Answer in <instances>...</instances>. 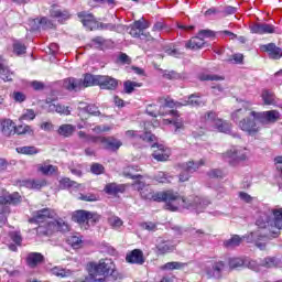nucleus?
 <instances>
[{
	"instance_id": "e433bc0d",
	"label": "nucleus",
	"mask_w": 282,
	"mask_h": 282,
	"mask_svg": "<svg viewBox=\"0 0 282 282\" xmlns=\"http://www.w3.org/2000/svg\"><path fill=\"white\" fill-rule=\"evenodd\" d=\"M18 153H22V155H36L39 153V149L34 145H26L17 148Z\"/></svg>"
},
{
	"instance_id": "49530a36",
	"label": "nucleus",
	"mask_w": 282,
	"mask_h": 282,
	"mask_svg": "<svg viewBox=\"0 0 282 282\" xmlns=\"http://www.w3.org/2000/svg\"><path fill=\"white\" fill-rule=\"evenodd\" d=\"M68 245L72 246V248H74V250H78V248H80L83 240L77 237V236H70L67 239Z\"/></svg>"
},
{
	"instance_id": "20e7f679",
	"label": "nucleus",
	"mask_w": 282,
	"mask_h": 282,
	"mask_svg": "<svg viewBox=\"0 0 282 282\" xmlns=\"http://www.w3.org/2000/svg\"><path fill=\"white\" fill-rule=\"evenodd\" d=\"M243 240L247 241V243H254L256 248H259V250H263L270 241V237L268 236V232L261 231V229L251 231L247 236L239 237V235L232 236L230 239L224 241L225 248L227 250H235V248H239L241 243H243Z\"/></svg>"
},
{
	"instance_id": "de8ad7c7",
	"label": "nucleus",
	"mask_w": 282,
	"mask_h": 282,
	"mask_svg": "<svg viewBox=\"0 0 282 282\" xmlns=\"http://www.w3.org/2000/svg\"><path fill=\"white\" fill-rule=\"evenodd\" d=\"M186 263L184 262H167L164 264V270H182V268H186Z\"/></svg>"
},
{
	"instance_id": "69168bd1",
	"label": "nucleus",
	"mask_w": 282,
	"mask_h": 282,
	"mask_svg": "<svg viewBox=\"0 0 282 282\" xmlns=\"http://www.w3.org/2000/svg\"><path fill=\"white\" fill-rule=\"evenodd\" d=\"M205 120H206V122H215L216 123L217 120H219V119H217V112L208 111L205 113Z\"/></svg>"
},
{
	"instance_id": "37998d69",
	"label": "nucleus",
	"mask_w": 282,
	"mask_h": 282,
	"mask_svg": "<svg viewBox=\"0 0 282 282\" xmlns=\"http://www.w3.org/2000/svg\"><path fill=\"white\" fill-rule=\"evenodd\" d=\"M15 133L18 135H25V133H29V135H32L34 133V130H32V127L28 124H20L15 126Z\"/></svg>"
},
{
	"instance_id": "a19ab883",
	"label": "nucleus",
	"mask_w": 282,
	"mask_h": 282,
	"mask_svg": "<svg viewBox=\"0 0 282 282\" xmlns=\"http://www.w3.org/2000/svg\"><path fill=\"white\" fill-rule=\"evenodd\" d=\"M59 186L62 188H80V184L72 181L69 177H64L59 181Z\"/></svg>"
},
{
	"instance_id": "bb28decb",
	"label": "nucleus",
	"mask_w": 282,
	"mask_h": 282,
	"mask_svg": "<svg viewBox=\"0 0 282 282\" xmlns=\"http://www.w3.org/2000/svg\"><path fill=\"white\" fill-rule=\"evenodd\" d=\"M52 217H54L52 210H50V208H44L36 212V215H34L31 221H36V224H43V221H47V219H52Z\"/></svg>"
},
{
	"instance_id": "7c9ffc66",
	"label": "nucleus",
	"mask_w": 282,
	"mask_h": 282,
	"mask_svg": "<svg viewBox=\"0 0 282 282\" xmlns=\"http://www.w3.org/2000/svg\"><path fill=\"white\" fill-rule=\"evenodd\" d=\"M74 131H76V127L65 123L59 126L57 133L58 135H63V138H72Z\"/></svg>"
},
{
	"instance_id": "f704fd0d",
	"label": "nucleus",
	"mask_w": 282,
	"mask_h": 282,
	"mask_svg": "<svg viewBox=\"0 0 282 282\" xmlns=\"http://www.w3.org/2000/svg\"><path fill=\"white\" fill-rule=\"evenodd\" d=\"M280 263V259L274 257H268L261 261L260 265H262V268H276Z\"/></svg>"
},
{
	"instance_id": "c9c22d12",
	"label": "nucleus",
	"mask_w": 282,
	"mask_h": 282,
	"mask_svg": "<svg viewBox=\"0 0 282 282\" xmlns=\"http://www.w3.org/2000/svg\"><path fill=\"white\" fill-rule=\"evenodd\" d=\"M228 263L230 270H237V268H245L246 258H230Z\"/></svg>"
},
{
	"instance_id": "c756f323",
	"label": "nucleus",
	"mask_w": 282,
	"mask_h": 282,
	"mask_svg": "<svg viewBox=\"0 0 282 282\" xmlns=\"http://www.w3.org/2000/svg\"><path fill=\"white\" fill-rule=\"evenodd\" d=\"M202 107L203 105H206V102H204L202 100V95L199 94H192L187 97V100H183V107Z\"/></svg>"
},
{
	"instance_id": "4d7b16f0",
	"label": "nucleus",
	"mask_w": 282,
	"mask_h": 282,
	"mask_svg": "<svg viewBox=\"0 0 282 282\" xmlns=\"http://www.w3.org/2000/svg\"><path fill=\"white\" fill-rule=\"evenodd\" d=\"M163 107H169V109H174V107H184V102L183 101H175L173 99L169 100L165 99V104Z\"/></svg>"
},
{
	"instance_id": "dca6fc26",
	"label": "nucleus",
	"mask_w": 282,
	"mask_h": 282,
	"mask_svg": "<svg viewBox=\"0 0 282 282\" xmlns=\"http://www.w3.org/2000/svg\"><path fill=\"white\" fill-rule=\"evenodd\" d=\"M127 263H134L135 265H144V252L140 249H133L126 256Z\"/></svg>"
},
{
	"instance_id": "c03bdc74",
	"label": "nucleus",
	"mask_w": 282,
	"mask_h": 282,
	"mask_svg": "<svg viewBox=\"0 0 282 282\" xmlns=\"http://www.w3.org/2000/svg\"><path fill=\"white\" fill-rule=\"evenodd\" d=\"M135 30H139L141 32H144V30L149 29L150 28V23L144 20V18L138 20V21H134L133 24H131Z\"/></svg>"
},
{
	"instance_id": "6ab92c4d",
	"label": "nucleus",
	"mask_w": 282,
	"mask_h": 282,
	"mask_svg": "<svg viewBox=\"0 0 282 282\" xmlns=\"http://www.w3.org/2000/svg\"><path fill=\"white\" fill-rule=\"evenodd\" d=\"M258 118L260 122H263L264 124L274 123L281 118V113H279L276 110H269L264 112H258Z\"/></svg>"
},
{
	"instance_id": "603ef678",
	"label": "nucleus",
	"mask_w": 282,
	"mask_h": 282,
	"mask_svg": "<svg viewBox=\"0 0 282 282\" xmlns=\"http://www.w3.org/2000/svg\"><path fill=\"white\" fill-rule=\"evenodd\" d=\"M41 173H43V175H53L54 173H56V166L54 165H42L40 167Z\"/></svg>"
},
{
	"instance_id": "0eeeda50",
	"label": "nucleus",
	"mask_w": 282,
	"mask_h": 282,
	"mask_svg": "<svg viewBox=\"0 0 282 282\" xmlns=\"http://www.w3.org/2000/svg\"><path fill=\"white\" fill-rule=\"evenodd\" d=\"M53 232H69V225L59 218L47 223L45 226L37 227V235L50 236Z\"/></svg>"
},
{
	"instance_id": "338daca9",
	"label": "nucleus",
	"mask_w": 282,
	"mask_h": 282,
	"mask_svg": "<svg viewBox=\"0 0 282 282\" xmlns=\"http://www.w3.org/2000/svg\"><path fill=\"white\" fill-rule=\"evenodd\" d=\"M198 36L204 39H213L215 37V32L210 31V30H200L198 32Z\"/></svg>"
},
{
	"instance_id": "72a5a7b5",
	"label": "nucleus",
	"mask_w": 282,
	"mask_h": 282,
	"mask_svg": "<svg viewBox=\"0 0 282 282\" xmlns=\"http://www.w3.org/2000/svg\"><path fill=\"white\" fill-rule=\"evenodd\" d=\"M262 100L264 105H273L274 107L276 105V96H274V93L270 90L262 91Z\"/></svg>"
},
{
	"instance_id": "7ed1b4c3",
	"label": "nucleus",
	"mask_w": 282,
	"mask_h": 282,
	"mask_svg": "<svg viewBox=\"0 0 282 282\" xmlns=\"http://www.w3.org/2000/svg\"><path fill=\"white\" fill-rule=\"evenodd\" d=\"M231 120L238 124L241 131L249 135H257L261 131V127L257 123L259 115L254 110L240 108L231 113Z\"/></svg>"
},
{
	"instance_id": "9d476101",
	"label": "nucleus",
	"mask_w": 282,
	"mask_h": 282,
	"mask_svg": "<svg viewBox=\"0 0 282 282\" xmlns=\"http://www.w3.org/2000/svg\"><path fill=\"white\" fill-rule=\"evenodd\" d=\"M72 219L76 224H89V221H93V224H96L98 221L99 217L98 214H94L91 212H87L84 209H79L73 213Z\"/></svg>"
},
{
	"instance_id": "09e8293b",
	"label": "nucleus",
	"mask_w": 282,
	"mask_h": 282,
	"mask_svg": "<svg viewBox=\"0 0 282 282\" xmlns=\"http://www.w3.org/2000/svg\"><path fill=\"white\" fill-rule=\"evenodd\" d=\"M35 23H41L42 30H48V28L54 26V21L50 20L47 17H43L39 20L35 21Z\"/></svg>"
},
{
	"instance_id": "2f4dec72",
	"label": "nucleus",
	"mask_w": 282,
	"mask_h": 282,
	"mask_svg": "<svg viewBox=\"0 0 282 282\" xmlns=\"http://www.w3.org/2000/svg\"><path fill=\"white\" fill-rule=\"evenodd\" d=\"M105 193L107 195H118V193H124V185H118L117 183H110L105 186Z\"/></svg>"
},
{
	"instance_id": "8fccbe9b",
	"label": "nucleus",
	"mask_w": 282,
	"mask_h": 282,
	"mask_svg": "<svg viewBox=\"0 0 282 282\" xmlns=\"http://www.w3.org/2000/svg\"><path fill=\"white\" fill-rule=\"evenodd\" d=\"M79 199L82 202H98L100 199V196L98 194H80Z\"/></svg>"
},
{
	"instance_id": "680f3d73",
	"label": "nucleus",
	"mask_w": 282,
	"mask_h": 282,
	"mask_svg": "<svg viewBox=\"0 0 282 282\" xmlns=\"http://www.w3.org/2000/svg\"><path fill=\"white\" fill-rule=\"evenodd\" d=\"M141 41H145V43H158V37L151 35V33H142Z\"/></svg>"
},
{
	"instance_id": "ddd939ff",
	"label": "nucleus",
	"mask_w": 282,
	"mask_h": 282,
	"mask_svg": "<svg viewBox=\"0 0 282 282\" xmlns=\"http://www.w3.org/2000/svg\"><path fill=\"white\" fill-rule=\"evenodd\" d=\"M50 17L51 19H55L57 23H65V21H69L72 13L67 10L59 9L56 4H53L50 9Z\"/></svg>"
},
{
	"instance_id": "f03ea898",
	"label": "nucleus",
	"mask_w": 282,
	"mask_h": 282,
	"mask_svg": "<svg viewBox=\"0 0 282 282\" xmlns=\"http://www.w3.org/2000/svg\"><path fill=\"white\" fill-rule=\"evenodd\" d=\"M137 191H139L142 199H152L153 202H164L165 203V210H172L175 212L177 208H180V195L173 191H165V192H159L154 193L151 186L138 182L137 183Z\"/></svg>"
},
{
	"instance_id": "9b49d317",
	"label": "nucleus",
	"mask_w": 282,
	"mask_h": 282,
	"mask_svg": "<svg viewBox=\"0 0 282 282\" xmlns=\"http://www.w3.org/2000/svg\"><path fill=\"white\" fill-rule=\"evenodd\" d=\"M224 270H226V262L215 261L210 267L205 268V274L207 279H221Z\"/></svg>"
},
{
	"instance_id": "3c124183",
	"label": "nucleus",
	"mask_w": 282,
	"mask_h": 282,
	"mask_svg": "<svg viewBox=\"0 0 282 282\" xmlns=\"http://www.w3.org/2000/svg\"><path fill=\"white\" fill-rule=\"evenodd\" d=\"M207 175H208V177H210V180L224 178V172H221V170H219V169L210 170L209 172H207Z\"/></svg>"
},
{
	"instance_id": "a878e982",
	"label": "nucleus",
	"mask_w": 282,
	"mask_h": 282,
	"mask_svg": "<svg viewBox=\"0 0 282 282\" xmlns=\"http://www.w3.org/2000/svg\"><path fill=\"white\" fill-rule=\"evenodd\" d=\"M185 47L186 50H202V47H206V41L197 35L187 41Z\"/></svg>"
},
{
	"instance_id": "393cba45",
	"label": "nucleus",
	"mask_w": 282,
	"mask_h": 282,
	"mask_svg": "<svg viewBox=\"0 0 282 282\" xmlns=\"http://www.w3.org/2000/svg\"><path fill=\"white\" fill-rule=\"evenodd\" d=\"M82 89H86V87H94L99 85L100 75H91L89 73L84 74V78H79Z\"/></svg>"
},
{
	"instance_id": "a211bd4d",
	"label": "nucleus",
	"mask_w": 282,
	"mask_h": 282,
	"mask_svg": "<svg viewBox=\"0 0 282 282\" xmlns=\"http://www.w3.org/2000/svg\"><path fill=\"white\" fill-rule=\"evenodd\" d=\"M252 34H274L275 28L269 23H254L250 26Z\"/></svg>"
},
{
	"instance_id": "39448f33",
	"label": "nucleus",
	"mask_w": 282,
	"mask_h": 282,
	"mask_svg": "<svg viewBox=\"0 0 282 282\" xmlns=\"http://www.w3.org/2000/svg\"><path fill=\"white\" fill-rule=\"evenodd\" d=\"M256 226H258L260 230H265L268 226H274L278 230H282V208L268 209L261 213L256 221Z\"/></svg>"
},
{
	"instance_id": "e2e57ef3",
	"label": "nucleus",
	"mask_w": 282,
	"mask_h": 282,
	"mask_svg": "<svg viewBox=\"0 0 282 282\" xmlns=\"http://www.w3.org/2000/svg\"><path fill=\"white\" fill-rule=\"evenodd\" d=\"M91 43L94 47H102V45L107 43V40H105L102 36H97L93 39Z\"/></svg>"
},
{
	"instance_id": "473e14b6",
	"label": "nucleus",
	"mask_w": 282,
	"mask_h": 282,
	"mask_svg": "<svg viewBox=\"0 0 282 282\" xmlns=\"http://www.w3.org/2000/svg\"><path fill=\"white\" fill-rule=\"evenodd\" d=\"M163 78L166 80H182V78H186V76L182 73H177L175 70H162Z\"/></svg>"
},
{
	"instance_id": "f257e3e1",
	"label": "nucleus",
	"mask_w": 282,
	"mask_h": 282,
	"mask_svg": "<svg viewBox=\"0 0 282 282\" xmlns=\"http://www.w3.org/2000/svg\"><path fill=\"white\" fill-rule=\"evenodd\" d=\"M122 275L116 270L112 259H101L88 264V275L83 282H120Z\"/></svg>"
},
{
	"instance_id": "4468645a",
	"label": "nucleus",
	"mask_w": 282,
	"mask_h": 282,
	"mask_svg": "<svg viewBox=\"0 0 282 282\" xmlns=\"http://www.w3.org/2000/svg\"><path fill=\"white\" fill-rule=\"evenodd\" d=\"M154 150V152L152 153V158H154V160H156V162H166V160H169V158H171V150L166 147H164L163 144L160 143H154L152 145Z\"/></svg>"
},
{
	"instance_id": "79ce46f5",
	"label": "nucleus",
	"mask_w": 282,
	"mask_h": 282,
	"mask_svg": "<svg viewBox=\"0 0 282 282\" xmlns=\"http://www.w3.org/2000/svg\"><path fill=\"white\" fill-rule=\"evenodd\" d=\"M215 127L220 133H230V129H232L230 123L221 121L220 119L216 121Z\"/></svg>"
},
{
	"instance_id": "6e6d98bb",
	"label": "nucleus",
	"mask_w": 282,
	"mask_h": 282,
	"mask_svg": "<svg viewBox=\"0 0 282 282\" xmlns=\"http://www.w3.org/2000/svg\"><path fill=\"white\" fill-rule=\"evenodd\" d=\"M91 173L95 175H101V173H105V166L100 163H94L90 167Z\"/></svg>"
},
{
	"instance_id": "b1692460",
	"label": "nucleus",
	"mask_w": 282,
	"mask_h": 282,
	"mask_svg": "<svg viewBox=\"0 0 282 282\" xmlns=\"http://www.w3.org/2000/svg\"><path fill=\"white\" fill-rule=\"evenodd\" d=\"M173 250H175V247L171 245V241L164 240L162 238H159L156 240V246H155L156 254H166L169 252H173Z\"/></svg>"
},
{
	"instance_id": "864d4df0",
	"label": "nucleus",
	"mask_w": 282,
	"mask_h": 282,
	"mask_svg": "<svg viewBox=\"0 0 282 282\" xmlns=\"http://www.w3.org/2000/svg\"><path fill=\"white\" fill-rule=\"evenodd\" d=\"M44 185H45V181L36 180V181H29V182H26L28 188H36V189H39V188H43Z\"/></svg>"
},
{
	"instance_id": "58836bf2",
	"label": "nucleus",
	"mask_w": 282,
	"mask_h": 282,
	"mask_svg": "<svg viewBox=\"0 0 282 282\" xmlns=\"http://www.w3.org/2000/svg\"><path fill=\"white\" fill-rule=\"evenodd\" d=\"M51 273L54 274V276H61L62 279L72 276V270H66L58 267H54L53 269H51Z\"/></svg>"
},
{
	"instance_id": "0e129e2a",
	"label": "nucleus",
	"mask_w": 282,
	"mask_h": 282,
	"mask_svg": "<svg viewBox=\"0 0 282 282\" xmlns=\"http://www.w3.org/2000/svg\"><path fill=\"white\" fill-rule=\"evenodd\" d=\"M11 240L15 246H21V242L23 241V238L21 237V234L14 231L10 235Z\"/></svg>"
},
{
	"instance_id": "774afa93",
	"label": "nucleus",
	"mask_w": 282,
	"mask_h": 282,
	"mask_svg": "<svg viewBox=\"0 0 282 282\" xmlns=\"http://www.w3.org/2000/svg\"><path fill=\"white\" fill-rule=\"evenodd\" d=\"M200 80H224V77L218 75H200Z\"/></svg>"
},
{
	"instance_id": "1a4fd4ad",
	"label": "nucleus",
	"mask_w": 282,
	"mask_h": 282,
	"mask_svg": "<svg viewBox=\"0 0 282 282\" xmlns=\"http://www.w3.org/2000/svg\"><path fill=\"white\" fill-rule=\"evenodd\" d=\"M223 158L225 162L230 164V166H237L239 162H245V160L248 158V153L246 152V149L231 148L223 154Z\"/></svg>"
},
{
	"instance_id": "2eb2a0df",
	"label": "nucleus",
	"mask_w": 282,
	"mask_h": 282,
	"mask_svg": "<svg viewBox=\"0 0 282 282\" xmlns=\"http://www.w3.org/2000/svg\"><path fill=\"white\" fill-rule=\"evenodd\" d=\"M17 123L11 119H2L0 120V131L4 138H12V135L17 134L15 131Z\"/></svg>"
},
{
	"instance_id": "f8f14e48",
	"label": "nucleus",
	"mask_w": 282,
	"mask_h": 282,
	"mask_svg": "<svg viewBox=\"0 0 282 282\" xmlns=\"http://www.w3.org/2000/svg\"><path fill=\"white\" fill-rule=\"evenodd\" d=\"M21 202H23V198L18 192H14L13 194H9L6 189L0 192V204L2 206H7V204L17 206L18 204H21Z\"/></svg>"
},
{
	"instance_id": "5fc2aeb1",
	"label": "nucleus",
	"mask_w": 282,
	"mask_h": 282,
	"mask_svg": "<svg viewBox=\"0 0 282 282\" xmlns=\"http://www.w3.org/2000/svg\"><path fill=\"white\" fill-rule=\"evenodd\" d=\"M86 113H89V116H100V110L95 104H88V107L86 108Z\"/></svg>"
},
{
	"instance_id": "412c9836",
	"label": "nucleus",
	"mask_w": 282,
	"mask_h": 282,
	"mask_svg": "<svg viewBox=\"0 0 282 282\" xmlns=\"http://www.w3.org/2000/svg\"><path fill=\"white\" fill-rule=\"evenodd\" d=\"M100 143L107 151H118L122 147V142L113 137H102Z\"/></svg>"
},
{
	"instance_id": "6e6552de",
	"label": "nucleus",
	"mask_w": 282,
	"mask_h": 282,
	"mask_svg": "<svg viewBox=\"0 0 282 282\" xmlns=\"http://www.w3.org/2000/svg\"><path fill=\"white\" fill-rule=\"evenodd\" d=\"M206 164V161L204 159H200L199 161H188L183 164H181L182 172L180 173L178 180L180 182H188L191 180L192 173H195L199 171L200 166H204Z\"/></svg>"
},
{
	"instance_id": "bf43d9fd",
	"label": "nucleus",
	"mask_w": 282,
	"mask_h": 282,
	"mask_svg": "<svg viewBox=\"0 0 282 282\" xmlns=\"http://www.w3.org/2000/svg\"><path fill=\"white\" fill-rule=\"evenodd\" d=\"M245 268L257 271L259 270V264H257V261L250 260V258H245Z\"/></svg>"
},
{
	"instance_id": "052dcab7",
	"label": "nucleus",
	"mask_w": 282,
	"mask_h": 282,
	"mask_svg": "<svg viewBox=\"0 0 282 282\" xmlns=\"http://www.w3.org/2000/svg\"><path fill=\"white\" fill-rule=\"evenodd\" d=\"M155 180L160 184H166V183L171 182V180H169V176L164 172H159L158 175L155 176Z\"/></svg>"
},
{
	"instance_id": "cd10ccee",
	"label": "nucleus",
	"mask_w": 282,
	"mask_h": 282,
	"mask_svg": "<svg viewBox=\"0 0 282 282\" xmlns=\"http://www.w3.org/2000/svg\"><path fill=\"white\" fill-rule=\"evenodd\" d=\"M43 261H45V257L39 252H31L26 257L29 268H36V265L43 263Z\"/></svg>"
},
{
	"instance_id": "c85d7f7f",
	"label": "nucleus",
	"mask_w": 282,
	"mask_h": 282,
	"mask_svg": "<svg viewBox=\"0 0 282 282\" xmlns=\"http://www.w3.org/2000/svg\"><path fill=\"white\" fill-rule=\"evenodd\" d=\"M264 52H268L270 58H274L275 61L281 58L282 56V50L281 47H278L274 43H269L267 45L262 46Z\"/></svg>"
},
{
	"instance_id": "a18cd8bd",
	"label": "nucleus",
	"mask_w": 282,
	"mask_h": 282,
	"mask_svg": "<svg viewBox=\"0 0 282 282\" xmlns=\"http://www.w3.org/2000/svg\"><path fill=\"white\" fill-rule=\"evenodd\" d=\"M28 47L25 46V44L21 43V42H15L13 44V52L14 54H17V56H21L23 54H25Z\"/></svg>"
},
{
	"instance_id": "5701e85b",
	"label": "nucleus",
	"mask_w": 282,
	"mask_h": 282,
	"mask_svg": "<svg viewBox=\"0 0 282 282\" xmlns=\"http://www.w3.org/2000/svg\"><path fill=\"white\" fill-rule=\"evenodd\" d=\"M63 87L67 91H80L83 89V86L80 84V78L76 77H68L65 78L63 82Z\"/></svg>"
},
{
	"instance_id": "423d86ee",
	"label": "nucleus",
	"mask_w": 282,
	"mask_h": 282,
	"mask_svg": "<svg viewBox=\"0 0 282 282\" xmlns=\"http://www.w3.org/2000/svg\"><path fill=\"white\" fill-rule=\"evenodd\" d=\"M178 206L187 208V210H196V213H204L207 206H210V199L202 198L199 196H189L188 198L180 197Z\"/></svg>"
},
{
	"instance_id": "ea45409f",
	"label": "nucleus",
	"mask_w": 282,
	"mask_h": 282,
	"mask_svg": "<svg viewBox=\"0 0 282 282\" xmlns=\"http://www.w3.org/2000/svg\"><path fill=\"white\" fill-rule=\"evenodd\" d=\"M142 84L138 83V82H132V80H126L123 83V91L126 94H133V91H135V87H141Z\"/></svg>"
},
{
	"instance_id": "f3484780",
	"label": "nucleus",
	"mask_w": 282,
	"mask_h": 282,
	"mask_svg": "<svg viewBox=\"0 0 282 282\" xmlns=\"http://www.w3.org/2000/svg\"><path fill=\"white\" fill-rule=\"evenodd\" d=\"M98 86L100 87V89H108L110 91H113V90L118 89V79H116L111 76L99 75Z\"/></svg>"
},
{
	"instance_id": "4c0bfd02",
	"label": "nucleus",
	"mask_w": 282,
	"mask_h": 282,
	"mask_svg": "<svg viewBox=\"0 0 282 282\" xmlns=\"http://www.w3.org/2000/svg\"><path fill=\"white\" fill-rule=\"evenodd\" d=\"M99 26L101 30H110V32H122V30H124V26L122 24L99 22Z\"/></svg>"
},
{
	"instance_id": "4be33fe9",
	"label": "nucleus",
	"mask_w": 282,
	"mask_h": 282,
	"mask_svg": "<svg viewBox=\"0 0 282 282\" xmlns=\"http://www.w3.org/2000/svg\"><path fill=\"white\" fill-rule=\"evenodd\" d=\"M127 138H131V140H143V142H155V134L151 132H145L144 134H139L135 130L126 131Z\"/></svg>"
},
{
	"instance_id": "aec40b11",
	"label": "nucleus",
	"mask_w": 282,
	"mask_h": 282,
	"mask_svg": "<svg viewBox=\"0 0 282 282\" xmlns=\"http://www.w3.org/2000/svg\"><path fill=\"white\" fill-rule=\"evenodd\" d=\"M77 17L80 19L84 28H86L87 30L91 31L96 28V25H99V22L94 19V15L85 11L79 12Z\"/></svg>"
},
{
	"instance_id": "13d9d810",
	"label": "nucleus",
	"mask_w": 282,
	"mask_h": 282,
	"mask_svg": "<svg viewBox=\"0 0 282 282\" xmlns=\"http://www.w3.org/2000/svg\"><path fill=\"white\" fill-rule=\"evenodd\" d=\"M36 21H41V19L36 18L30 21L29 26L31 32H36L39 30H42L41 22H36Z\"/></svg>"
}]
</instances>
